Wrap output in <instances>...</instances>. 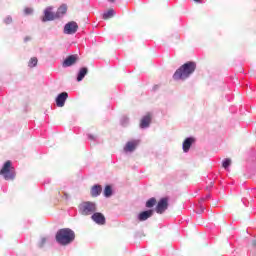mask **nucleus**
<instances>
[{
	"instance_id": "0eeeda50",
	"label": "nucleus",
	"mask_w": 256,
	"mask_h": 256,
	"mask_svg": "<svg viewBox=\"0 0 256 256\" xmlns=\"http://www.w3.org/2000/svg\"><path fill=\"white\" fill-rule=\"evenodd\" d=\"M79 30V24L75 20H70L64 25V34H75Z\"/></svg>"
},
{
	"instance_id": "f704fd0d",
	"label": "nucleus",
	"mask_w": 256,
	"mask_h": 256,
	"mask_svg": "<svg viewBox=\"0 0 256 256\" xmlns=\"http://www.w3.org/2000/svg\"><path fill=\"white\" fill-rule=\"evenodd\" d=\"M205 210V207H201V211H204Z\"/></svg>"
},
{
	"instance_id": "20e7f679",
	"label": "nucleus",
	"mask_w": 256,
	"mask_h": 256,
	"mask_svg": "<svg viewBox=\"0 0 256 256\" xmlns=\"http://www.w3.org/2000/svg\"><path fill=\"white\" fill-rule=\"evenodd\" d=\"M97 211V203L95 201H82L79 205V213L81 215H93Z\"/></svg>"
},
{
	"instance_id": "bb28decb",
	"label": "nucleus",
	"mask_w": 256,
	"mask_h": 256,
	"mask_svg": "<svg viewBox=\"0 0 256 256\" xmlns=\"http://www.w3.org/2000/svg\"><path fill=\"white\" fill-rule=\"evenodd\" d=\"M46 241H47L46 237H42V239L40 240V243H39V247H44Z\"/></svg>"
},
{
	"instance_id": "a211bd4d",
	"label": "nucleus",
	"mask_w": 256,
	"mask_h": 256,
	"mask_svg": "<svg viewBox=\"0 0 256 256\" xmlns=\"http://www.w3.org/2000/svg\"><path fill=\"white\" fill-rule=\"evenodd\" d=\"M113 193H114V190L112 185H105L104 191H103L104 197H112Z\"/></svg>"
},
{
	"instance_id": "5701e85b",
	"label": "nucleus",
	"mask_w": 256,
	"mask_h": 256,
	"mask_svg": "<svg viewBox=\"0 0 256 256\" xmlns=\"http://www.w3.org/2000/svg\"><path fill=\"white\" fill-rule=\"evenodd\" d=\"M230 165H231V158H225L222 161V167H224V169H229Z\"/></svg>"
},
{
	"instance_id": "412c9836",
	"label": "nucleus",
	"mask_w": 256,
	"mask_h": 256,
	"mask_svg": "<svg viewBox=\"0 0 256 256\" xmlns=\"http://www.w3.org/2000/svg\"><path fill=\"white\" fill-rule=\"evenodd\" d=\"M115 15L114 9L106 10V12H103V19H112Z\"/></svg>"
},
{
	"instance_id": "4be33fe9",
	"label": "nucleus",
	"mask_w": 256,
	"mask_h": 256,
	"mask_svg": "<svg viewBox=\"0 0 256 256\" xmlns=\"http://www.w3.org/2000/svg\"><path fill=\"white\" fill-rule=\"evenodd\" d=\"M38 64V58L36 56H33L32 58H30L28 66L30 67H35Z\"/></svg>"
},
{
	"instance_id": "9b49d317",
	"label": "nucleus",
	"mask_w": 256,
	"mask_h": 256,
	"mask_svg": "<svg viewBox=\"0 0 256 256\" xmlns=\"http://www.w3.org/2000/svg\"><path fill=\"white\" fill-rule=\"evenodd\" d=\"M196 140L195 138H193V136H189L188 138H186L182 144V149L183 152L185 154H187L188 152H190L193 144H195Z\"/></svg>"
},
{
	"instance_id": "9d476101",
	"label": "nucleus",
	"mask_w": 256,
	"mask_h": 256,
	"mask_svg": "<svg viewBox=\"0 0 256 256\" xmlns=\"http://www.w3.org/2000/svg\"><path fill=\"white\" fill-rule=\"evenodd\" d=\"M77 60H79L78 54H69V56H66L63 60V67L68 68L69 66H73L76 64Z\"/></svg>"
},
{
	"instance_id": "1a4fd4ad",
	"label": "nucleus",
	"mask_w": 256,
	"mask_h": 256,
	"mask_svg": "<svg viewBox=\"0 0 256 256\" xmlns=\"http://www.w3.org/2000/svg\"><path fill=\"white\" fill-rule=\"evenodd\" d=\"M140 144V140H131L130 142H126L124 146V152L126 154L135 152Z\"/></svg>"
},
{
	"instance_id": "2f4dec72",
	"label": "nucleus",
	"mask_w": 256,
	"mask_h": 256,
	"mask_svg": "<svg viewBox=\"0 0 256 256\" xmlns=\"http://www.w3.org/2000/svg\"><path fill=\"white\" fill-rule=\"evenodd\" d=\"M116 0H108V3H115Z\"/></svg>"
},
{
	"instance_id": "cd10ccee",
	"label": "nucleus",
	"mask_w": 256,
	"mask_h": 256,
	"mask_svg": "<svg viewBox=\"0 0 256 256\" xmlns=\"http://www.w3.org/2000/svg\"><path fill=\"white\" fill-rule=\"evenodd\" d=\"M28 40H31V36H25L24 42H28Z\"/></svg>"
},
{
	"instance_id": "72a5a7b5",
	"label": "nucleus",
	"mask_w": 256,
	"mask_h": 256,
	"mask_svg": "<svg viewBox=\"0 0 256 256\" xmlns=\"http://www.w3.org/2000/svg\"><path fill=\"white\" fill-rule=\"evenodd\" d=\"M51 179H47V181H44V183H50Z\"/></svg>"
},
{
	"instance_id": "f257e3e1",
	"label": "nucleus",
	"mask_w": 256,
	"mask_h": 256,
	"mask_svg": "<svg viewBox=\"0 0 256 256\" xmlns=\"http://www.w3.org/2000/svg\"><path fill=\"white\" fill-rule=\"evenodd\" d=\"M197 68L196 62L189 60L177 68L172 76L173 80H187L194 74Z\"/></svg>"
},
{
	"instance_id": "dca6fc26",
	"label": "nucleus",
	"mask_w": 256,
	"mask_h": 256,
	"mask_svg": "<svg viewBox=\"0 0 256 256\" xmlns=\"http://www.w3.org/2000/svg\"><path fill=\"white\" fill-rule=\"evenodd\" d=\"M151 122H152L151 114H146V116H143L142 120L140 121V128L142 129L149 128Z\"/></svg>"
},
{
	"instance_id": "f3484780",
	"label": "nucleus",
	"mask_w": 256,
	"mask_h": 256,
	"mask_svg": "<svg viewBox=\"0 0 256 256\" xmlns=\"http://www.w3.org/2000/svg\"><path fill=\"white\" fill-rule=\"evenodd\" d=\"M67 10H68L67 5H61L55 12V19H62V17L66 15Z\"/></svg>"
},
{
	"instance_id": "b1692460",
	"label": "nucleus",
	"mask_w": 256,
	"mask_h": 256,
	"mask_svg": "<svg viewBox=\"0 0 256 256\" xmlns=\"http://www.w3.org/2000/svg\"><path fill=\"white\" fill-rule=\"evenodd\" d=\"M4 23H5V25H11V23H13V18H12V16H10V14H8V16H6V18H4Z\"/></svg>"
},
{
	"instance_id": "aec40b11",
	"label": "nucleus",
	"mask_w": 256,
	"mask_h": 256,
	"mask_svg": "<svg viewBox=\"0 0 256 256\" xmlns=\"http://www.w3.org/2000/svg\"><path fill=\"white\" fill-rule=\"evenodd\" d=\"M120 126L123 128L130 126V118L128 116H122V118H120Z\"/></svg>"
},
{
	"instance_id": "f03ea898",
	"label": "nucleus",
	"mask_w": 256,
	"mask_h": 256,
	"mask_svg": "<svg viewBox=\"0 0 256 256\" xmlns=\"http://www.w3.org/2000/svg\"><path fill=\"white\" fill-rule=\"evenodd\" d=\"M75 231L69 227L59 229L56 233V241L59 245H70L75 241Z\"/></svg>"
},
{
	"instance_id": "7ed1b4c3",
	"label": "nucleus",
	"mask_w": 256,
	"mask_h": 256,
	"mask_svg": "<svg viewBox=\"0 0 256 256\" xmlns=\"http://www.w3.org/2000/svg\"><path fill=\"white\" fill-rule=\"evenodd\" d=\"M0 175H2L6 181L15 179L17 173L11 160L4 162L2 168L0 169Z\"/></svg>"
},
{
	"instance_id": "423d86ee",
	"label": "nucleus",
	"mask_w": 256,
	"mask_h": 256,
	"mask_svg": "<svg viewBox=\"0 0 256 256\" xmlns=\"http://www.w3.org/2000/svg\"><path fill=\"white\" fill-rule=\"evenodd\" d=\"M91 219L97 224V225H105L106 224V217L104 213H101L98 211V206L96 205V211H93V215H91Z\"/></svg>"
},
{
	"instance_id": "c9c22d12",
	"label": "nucleus",
	"mask_w": 256,
	"mask_h": 256,
	"mask_svg": "<svg viewBox=\"0 0 256 256\" xmlns=\"http://www.w3.org/2000/svg\"><path fill=\"white\" fill-rule=\"evenodd\" d=\"M211 186H213V182L211 181Z\"/></svg>"
},
{
	"instance_id": "393cba45",
	"label": "nucleus",
	"mask_w": 256,
	"mask_h": 256,
	"mask_svg": "<svg viewBox=\"0 0 256 256\" xmlns=\"http://www.w3.org/2000/svg\"><path fill=\"white\" fill-rule=\"evenodd\" d=\"M34 13V9L30 8V7H26L24 9V15H33Z\"/></svg>"
},
{
	"instance_id": "f8f14e48",
	"label": "nucleus",
	"mask_w": 256,
	"mask_h": 256,
	"mask_svg": "<svg viewBox=\"0 0 256 256\" xmlns=\"http://www.w3.org/2000/svg\"><path fill=\"white\" fill-rule=\"evenodd\" d=\"M68 98H69L68 92H60V94H58V96H56V105L59 108H63V106H65L66 100Z\"/></svg>"
},
{
	"instance_id": "4468645a",
	"label": "nucleus",
	"mask_w": 256,
	"mask_h": 256,
	"mask_svg": "<svg viewBox=\"0 0 256 256\" xmlns=\"http://www.w3.org/2000/svg\"><path fill=\"white\" fill-rule=\"evenodd\" d=\"M103 191V187L100 183H95L90 190V195L92 197H99Z\"/></svg>"
},
{
	"instance_id": "6e6552de",
	"label": "nucleus",
	"mask_w": 256,
	"mask_h": 256,
	"mask_svg": "<svg viewBox=\"0 0 256 256\" xmlns=\"http://www.w3.org/2000/svg\"><path fill=\"white\" fill-rule=\"evenodd\" d=\"M47 21H55V12H53V7H46L44 10V16H42V23H47Z\"/></svg>"
},
{
	"instance_id": "ddd939ff",
	"label": "nucleus",
	"mask_w": 256,
	"mask_h": 256,
	"mask_svg": "<svg viewBox=\"0 0 256 256\" xmlns=\"http://www.w3.org/2000/svg\"><path fill=\"white\" fill-rule=\"evenodd\" d=\"M153 215H154V209H146L138 213L137 219L139 221H147V219H149L150 217H153Z\"/></svg>"
},
{
	"instance_id": "a878e982",
	"label": "nucleus",
	"mask_w": 256,
	"mask_h": 256,
	"mask_svg": "<svg viewBox=\"0 0 256 256\" xmlns=\"http://www.w3.org/2000/svg\"><path fill=\"white\" fill-rule=\"evenodd\" d=\"M88 140H91L92 142H97L98 138L97 136H94L93 134H88Z\"/></svg>"
},
{
	"instance_id": "7c9ffc66",
	"label": "nucleus",
	"mask_w": 256,
	"mask_h": 256,
	"mask_svg": "<svg viewBox=\"0 0 256 256\" xmlns=\"http://www.w3.org/2000/svg\"><path fill=\"white\" fill-rule=\"evenodd\" d=\"M252 245H253L254 247H256V240H253V241H252Z\"/></svg>"
},
{
	"instance_id": "39448f33",
	"label": "nucleus",
	"mask_w": 256,
	"mask_h": 256,
	"mask_svg": "<svg viewBox=\"0 0 256 256\" xmlns=\"http://www.w3.org/2000/svg\"><path fill=\"white\" fill-rule=\"evenodd\" d=\"M169 207V198L161 197L158 203L156 204L155 211L156 213L162 214L165 213L166 209Z\"/></svg>"
},
{
	"instance_id": "473e14b6",
	"label": "nucleus",
	"mask_w": 256,
	"mask_h": 256,
	"mask_svg": "<svg viewBox=\"0 0 256 256\" xmlns=\"http://www.w3.org/2000/svg\"><path fill=\"white\" fill-rule=\"evenodd\" d=\"M195 3H202V0H194Z\"/></svg>"
},
{
	"instance_id": "2eb2a0df",
	"label": "nucleus",
	"mask_w": 256,
	"mask_h": 256,
	"mask_svg": "<svg viewBox=\"0 0 256 256\" xmlns=\"http://www.w3.org/2000/svg\"><path fill=\"white\" fill-rule=\"evenodd\" d=\"M88 72H89V68H87V66H82L76 74L77 82H82L85 76H87Z\"/></svg>"
},
{
	"instance_id": "c756f323",
	"label": "nucleus",
	"mask_w": 256,
	"mask_h": 256,
	"mask_svg": "<svg viewBox=\"0 0 256 256\" xmlns=\"http://www.w3.org/2000/svg\"><path fill=\"white\" fill-rule=\"evenodd\" d=\"M242 202L244 203V205H247V200L246 199H242Z\"/></svg>"
},
{
	"instance_id": "6ab92c4d",
	"label": "nucleus",
	"mask_w": 256,
	"mask_h": 256,
	"mask_svg": "<svg viewBox=\"0 0 256 256\" xmlns=\"http://www.w3.org/2000/svg\"><path fill=\"white\" fill-rule=\"evenodd\" d=\"M146 207L148 209H153V207H155V205H157V199L156 197H150V199H147L146 201Z\"/></svg>"
},
{
	"instance_id": "c85d7f7f",
	"label": "nucleus",
	"mask_w": 256,
	"mask_h": 256,
	"mask_svg": "<svg viewBox=\"0 0 256 256\" xmlns=\"http://www.w3.org/2000/svg\"><path fill=\"white\" fill-rule=\"evenodd\" d=\"M210 197H211L210 193H208V194L205 196L206 199H210ZM205 198H203V201H205Z\"/></svg>"
}]
</instances>
